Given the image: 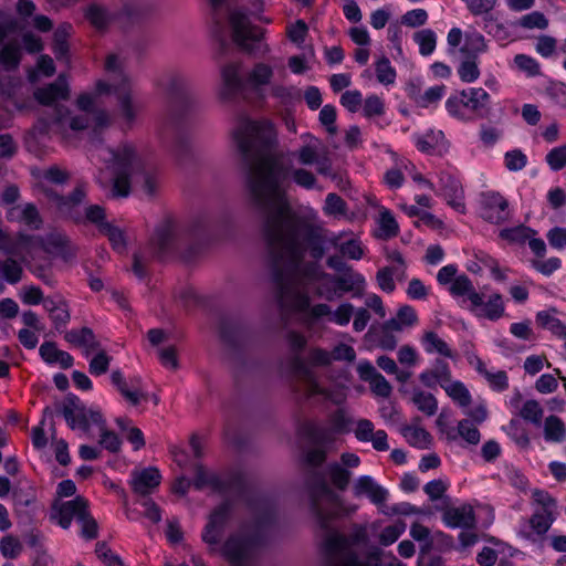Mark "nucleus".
<instances>
[{
  "label": "nucleus",
  "mask_w": 566,
  "mask_h": 566,
  "mask_svg": "<svg viewBox=\"0 0 566 566\" xmlns=\"http://www.w3.org/2000/svg\"><path fill=\"white\" fill-rule=\"evenodd\" d=\"M284 176L282 169H275L264 185L253 182L251 186L253 200L264 214L268 262L281 291H286V282L297 272L307 280L334 281L339 297L354 290H363L365 279L353 269L338 275L322 269L319 261L332 248L338 247V237L292 213L280 187Z\"/></svg>",
  "instance_id": "obj_1"
},
{
  "label": "nucleus",
  "mask_w": 566,
  "mask_h": 566,
  "mask_svg": "<svg viewBox=\"0 0 566 566\" xmlns=\"http://www.w3.org/2000/svg\"><path fill=\"white\" fill-rule=\"evenodd\" d=\"M232 136L242 157L247 201L260 219L262 235L264 237V214L253 200L251 186L253 182L260 186L264 185L275 169H282L285 172L280 187L292 213L300 218L293 211L287 198L289 178L292 176L293 181L302 188L313 189L316 186L314 174L304 168L290 170L289 166L284 164L282 155L276 151V133L270 122H256L240 116Z\"/></svg>",
  "instance_id": "obj_2"
},
{
  "label": "nucleus",
  "mask_w": 566,
  "mask_h": 566,
  "mask_svg": "<svg viewBox=\"0 0 566 566\" xmlns=\"http://www.w3.org/2000/svg\"><path fill=\"white\" fill-rule=\"evenodd\" d=\"M319 461L322 455L316 452L307 458V462L312 465L307 480L311 490V512L323 532L325 560L322 566H380L382 554L380 548L371 547L365 559H361L353 549L354 546L368 542L365 526L355 525L348 536L332 527V522L337 515L338 495L327 485L323 472L317 467L313 468Z\"/></svg>",
  "instance_id": "obj_3"
},
{
  "label": "nucleus",
  "mask_w": 566,
  "mask_h": 566,
  "mask_svg": "<svg viewBox=\"0 0 566 566\" xmlns=\"http://www.w3.org/2000/svg\"><path fill=\"white\" fill-rule=\"evenodd\" d=\"M234 504L226 499L216 506L208 518L201 538L208 545L209 553L220 552L231 566H251L259 547L263 543L261 524L263 521L242 522L227 539L221 538L229 521L232 517Z\"/></svg>",
  "instance_id": "obj_4"
},
{
  "label": "nucleus",
  "mask_w": 566,
  "mask_h": 566,
  "mask_svg": "<svg viewBox=\"0 0 566 566\" xmlns=\"http://www.w3.org/2000/svg\"><path fill=\"white\" fill-rule=\"evenodd\" d=\"M234 504L226 499L216 506L208 518L201 538L208 545L209 553L220 552L231 566H251L259 547L263 543L261 524L263 521L242 522L227 539L221 538L229 521L232 517Z\"/></svg>",
  "instance_id": "obj_5"
},
{
  "label": "nucleus",
  "mask_w": 566,
  "mask_h": 566,
  "mask_svg": "<svg viewBox=\"0 0 566 566\" xmlns=\"http://www.w3.org/2000/svg\"><path fill=\"white\" fill-rule=\"evenodd\" d=\"M229 0H209L213 21V35L216 36L221 53L229 48L226 34V24L230 25L233 42L249 54H258L266 51L262 43L263 30L251 24L249 14L243 8L230 10ZM262 11V0H252L249 9L251 15Z\"/></svg>",
  "instance_id": "obj_6"
},
{
  "label": "nucleus",
  "mask_w": 566,
  "mask_h": 566,
  "mask_svg": "<svg viewBox=\"0 0 566 566\" xmlns=\"http://www.w3.org/2000/svg\"><path fill=\"white\" fill-rule=\"evenodd\" d=\"M210 219L206 214L196 217L181 232L175 224L166 220L159 224L150 239L147 252H136L133 255V272L139 279L147 276V264L151 258L163 260L168 254L180 251L186 244H190L191 253H196L201 243L208 238Z\"/></svg>",
  "instance_id": "obj_7"
},
{
  "label": "nucleus",
  "mask_w": 566,
  "mask_h": 566,
  "mask_svg": "<svg viewBox=\"0 0 566 566\" xmlns=\"http://www.w3.org/2000/svg\"><path fill=\"white\" fill-rule=\"evenodd\" d=\"M106 153L108 157L105 158V161L112 171V197H127L130 192L132 180L142 182L147 193H154V178L147 171L133 145L123 143L117 148H106Z\"/></svg>",
  "instance_id": "obj_8"
},
{
  "label": "nucleus",
  "mask_w": 566,
  "mask_h": 566,
  "mask_svg": "<svg viewBox=\"0 0 566 566\" xmlns=\"http://www.w3.org/2000/svg\"><path fill=\"white\" fill-rule=\"evenodd\" d=\"M165 90L169 102L170 120L176 129L171 151L179 163H186L192 158V146L188 134L182 132V125L195 108V97L189 81L180 74L169 75Z\"/></svg>",
  "instance_id": "obj_9"
},
{
  "label": "nucleus",
  "mask_w": 566,
  "mask_h": 566,
  "mask_svg": "<svg viewBox=\"0 0 566 566\" xmlns=\"http://www.w3.org/2000/svg\"><path fill=\"white\" fill-rule=\"evenodd\" d=\"M303 432L308 441V446L304 447L302 451V469L308 497L311 499V490L307 480L312 465L307 462V458L311 453L315 452L322 455V461L316 467L323 472L325 481L329 478L337 490L345 491L349 484L352 472L337 462L325 465L327 452L334 443L332 432L326 427L314 423H306L303 427ZM327 485L329 486V484Z\"/></svg>",
  "instance_id": "obj_10"
},
{
  "label": "nucleus",
  "mask_w": 566,
  "mask_h": 566,
  "mask_svg": "<svg viewBox=\"0 0 566 566\" xmlns=\"http://www.w3.org/2000/svg\"><path fill=\"white\" fill-rule=\"evenodd\" d=\"M56 411L63 415L72 430L81 429L87 433L91 423L96 424L101 431L99 446L112 453L120 450V439L114 431L107 429L106 421L101 411L98 409H87L76 395L69 392L63 402L56 405Z\"/></svg>",
  "instance_id": "obj_11"
},
{
  "label": "nucleus",
  "mask_w": 566,
  "mask_h": 566,
  "mask_svg": "<svg viewBox=\"0 0 566 566\" xmlns=\"http://www.w3.org/2000/svg\"><path fill=\"white\" fill-rule=\"evenodd\" d=\"M125 57L117 53H109L105 59L104 69L109 82L98 81L96 93L98 95L114 93L117 95L122 118L125 126L130 128L140 109V103L134 99L130 90V80L125 72Z\"/></svg>",
  "instance_id": "obj_12"
},
{
  "label": "nucleus",
  "mask_w": 566,
  "mask_h": 566,
  "mask_svg": "<svg viewBox=\"0 0 566 566\" xmlns=\"http://www.w3.org/2000/svg\"><path fill=\"white\" fill-rule=\"evenodd\" d=\"M269 266L271 272V280L274 286L275 302L282 313L289 312L291 310L298 312H305L310 310L311 300L305 292L300 290V285L302 284L318 283L315 289L317 296L323 297L329 302L339 298V293L334 281L326 279L307 280L303 277L298 272L295 273L291 280L286 282V291L283 292L281 291L280 283L274 277L273 268L270 262Z\"/></svg>",
  "instance_id": "obj_13"
},
{
  "label": "nucleus",
  "mask_w": 566,
  "mask_h": 566,
  "mask_svg": "<svg viewBox=\"0 0 566 566\" xmlns=\"http://www.w3.org/2000/svg\"><path fill=\"white\" fill-rule=\"evenodd\" d=\"M45 195L52 199L62 216L75 223H94L101 230V224L108 223L105 221V210L99 205L87 206L84 210L81 208L86 198L85 186L80 184L69 195L63 196L52 189H45Z\"/></svg>",
  "instance_id": "obj_14"
},
{
  "label": "nucleus",
  "mask_w": 566,
  "mask_h": 566,
  "mask_svg": "<svg viewBox=\"0 0 566 566\" xmlns=\"http://www.w3.org/2000/svg\"><path fill=\"white\" fill-rule=\"evenodd\" d=\"M286 339L292 352L290 358L291 368L293 373L303 380L306 395L308 397L323 396L329 398V391L319 386L312 368L308 367L305 358L301 355L306 346V338L297 332L290 331L286 335Z\"/></svg>",
  "instance_id": "obj_15"
},
{
  "label": "nucleus",
  "mask_w": 566,
  "mask_h": 566,
  "mask_svg": "<svg viewBox=\"0 0 566 566\" xmlns=\"http://www.w3.org/2000/svg\"><path fill=\"white\" fill-rule=\"evenodd\" d=\"M222 88L220 95L223 99H231L241 93L247 85L258 87L270 82L273 71L264 63H258L249 74L247 82L239 75V65L228 64L222 69Z\"/></svg>",
  "instance_id": "obj_16"
},
{
  "label": "nucleus",
  "mask_w": 566,
  "mask_h": 566,
  "mask_svg": "<svg viewBox=\"0 0 566 566\" xmlns=\"http://www.w3.org/2000/svg\"><path fill=\"white\" fill-rule=\"evenodd\" d=\"M76 104L83 114L72 117L70 127L73 130L92 129L93 143L101 142L102 130L109 124V115L106 111L95 107V98L92 94L84 93L77 97Z\"/></svg>",
  "instance_id": "obj_17"
},
{
  "label": "nucleus",
  "mask_w": 566,
  "mask_h": 566,
  "mask_svg": "<svg viewBox=\"0 0 566 566\" xmlns=\"http://www.w3.org/2000/svg\"><path fill=\"white\" fill-rule=\"evenodd\" d=\"M219 336L231 355H239L250 338L245 324L231 316H223L219 322Z\"/></svg>",
  "instance_id": "obj_18"
},
{
  "label": "nucleus",
  "mask_w": 566,
  "mask_h": 566,
  "mask_svg": "<svg viewBox=\"0 0 566 566\" xmlns=\"http://www.w3.org/2000/svg\"><path fill=\"white\" fill-rule=\"evenodd\" d=\"M156 12V6L147 0H122L116 9L117 22L134 25L149 20Z\"/></svg>",
  "instance_id": "obj_19"
},
{
  "label": "nucleus",
  "mask_w": 566,
  "mask_h": 566,
  "mask_svg": "<svg viewBox=\"0 0 566 566\" xmlns=\"http://www.w3.org/2000/svg\"><path fill=\"white\" fill-rule=\"evenodd\" d=\"M481 217L494 224L503 223L509 217V201L496 191H484L480 195Z\"/></svg>",
  "instance_id": "obj_20"
},
{
  "label": "nucleus",
  "mask_w": 566,
  "mask_h": 566,
  "mask_svg": "<svg viewBox=\"0 0 566 566\" xmlns=\"http://www.w3.org/2000/svg\"><path fill=\"white\" fill-rule=\"evenodd\" d=\"M554 521V513L537 510L528 520L522 522L518 535L535 543L548 532Z\"/></svg>",
  "instance_id": "obj_21"
},
{
  "label": "nucleus",
  "mask_w": 566,
  "mask_h": 566,
  "mask_svg": "<svg viewBox=\"0 0 566 566\" xmlns=\"http://www.w3.org/2000/svg\"><path fill=\"white\" fill-rule=\"evenodd\" d=\"M216 492L230 495L233 502L245 501L248 505H251L249 485L241 472H231L226 476H221L220 488H217Z\"/></svg>",
  "instance_id": "obj_22"
},
{
  "label": "nucleus",
  "mask_w": 566,
  "mask_h": 566,
  "mask_svg": "<svg viewBox=\"0 0 566 566\" xmlns=\"http://www.w3.org/2000/svg\"><path fill=\"white\" fill-rule=\"evenodd\" d=\"M88 507V502L83 496H76L74 500L66 502H55L52 506V517L57 518L59 525L67 530L71 526L73 517L78 516Z\"/></svg>",
  "instance_id": "obj_23"
},
{
  "label": "nucleus",
  "mask_w": 566,
  "mask_h": 566,
  "mask_svg": "<svg viewBox=\"0 0 566 566\" xmlns=\"http://www.w3.org/2000/svg\"><path fill=\"white\" fill-rule=\"evenodd\" d=\"M69 95V84L64 74H60L53 83L38 87L33 93L35 101L44 106H52L61 99L65 101Z\"/></svg>",
  "instance_id": "obj_24"
},
{
  "label": "nucleus",
  "mask_w": 566,
  "mask_h": 566,
  "mask_svg": "<svg viewBox=\"0 0 566 566\" xmlns=\"http://www.w3.org/2000/svg\"><path fill=\"white\" fill-rule=\"evenodd\" d=\"M461 95L465 97L464 107L470 109L476 118H488L491 114V96L482 87L462 90Z\"/></svg>",
  "instance_id": "obj_25"
},
{
  "label": "nucleus",
  "mask_w": 566,
  "mask_h": 566,
  "mask_svg": "<svg viewBox=\"0 0 566 566\" xmlns=\"http://www.w3.org/2000/svg\"><path fill=\"white\" fill-rule=\"evenodd\" d=\"M161 482V474L155 467H148L139 471L132 472L133 491L139 495H148Z\"/></svg>",
  "instance_id": "obj_26"
},
{
  "label": "nucleus",
  "mask_w": 566,
  "mask_h": 566,
  "mask_svg": "<svg viewBox=\"0 0 566 566\" xmlns=\"http://www.w3.org/2000/svg\"><path fill=\"white\" fill-rule=\"evenodd\" d=\"M353 493L356 497L367 496L376 505L384 504L388 497V491L369 475H361L355 481Z\"/></svg>",
  "instance_id": "obj_27"
},
{
  "label": "nucleus",
  "mask_w": 566,
  "mask_h": 566,
  "mask_svg": "<svg viewBox=\"0 0 566 566\" xmlns=\"http://www.w3.org/2000/svg\"><path fill=\"white\" fill-rule=\"evenodd\" d=\"M440 184L442 196L455 211L460 213L465 212V205L463 201V189L460 181L449 174L440 176Z\"/></svg>",
  "instance_id": "obj_28"
},
{
  "label": "nucleus",
  "mask_w": 566,
  "mask_h": 566,
  "mask_svg": "<svg viewBox=\"0 0 566 566\" xmlns=\"http://www.w3.org/2000/svg\"><path fill=\"white\" fill-rule=\"evenodd\" d=\"M442 520L447 526L452 528H473L476 523L473 507L469 504L444 509Z\"/></svg>",
  "instance_id": "obj_29"
},
{
  "label": "nucleus",
  "mask_w": 566,
  "mask_h": 566,
  "mask_svg": "<svg viewBox=\"0 0 566 566\" xmlns=\"http://www.w3.org/2000/svg\"><path fill=\"white\" fill-rule=\"evenodd\" d=\"M44 250L48 253L57 254L63 261L71 262L75 259L77 248L71 240L61 233H51L46 237Z\"/></svg>",
  "instance_id": "obj_30"
},
{
  "label": "nucleus",
  "mask_w": 566,
  "mask_h": 566,
  "mask_svg": "<svg viewBox=\"0 0 566 566\" xmlns=\"http://www.w3.org/2000/svg\"><path fill=\"white\" fill-rule=\"evenodd\" d=\"M84 17L98 31L107 30L112 22L117 21L116 9L112 11L97 2H92L85 8Z\"/></svg>",
  "instance_id": "obj_31"
},
{
  "label": "nucleus",
  "mask_w": 566,
  "mask_h": 566,
  "mask_svg": "<svg viewBox=\"0 0 566 566\" xmlns=\"http://www.w3.org/2000/svg\"><path fill=\"white\" fill-rule=\"evenodd\" d=\"M470 310L475 312L478 316L497 321L504 315L505 307L502 295L493 293L486 302L482 298L481 305H471Z\"/></svg>",
  "instance_id": "obj_32"
},
{
  "label": "nucleus",
  "mask_w": 566,
  "mask_h": 566,
  "mask_svg": "<svg viewBox=\"0 0 566 566\" xmlns=\"http://www.w3.org/2000/svg\"><path fill=\"white\" fill-rule=\"evenodd\" d=\"M14 513L20 522L29 524L32 520V506L35 504V495L23 490L13 491Z\"/></svg>",
  "instance_id": "obj_33"
},
{
  "label": "nucleus",
  "mask_w": 566,
  "mask_h": 566,
  "mask_svg": "<svg viewBox=\"0 0 566 566\" xmlns=\"http://www.w3.org/2000/svg\"><path fill=\"white\" fill-rule=\"evenodd\" d=\"M22 60V48L17 40L7 42L0 49V65L6 72L17 71Z\"/></svg>",
  "instance_id": "obj_34"
},
{
  "label": "nucleus",
  "mask_w": 566,
  "mask_h": 566,
  "mask_svg": "<svg viewBox=\"0 0 566 566\" xmlns=\"http://www.w3.org/2000/svg\"><path fill=\"white\" fill-rule=\"evenodd\" d=\"M450 292L457 296L467 295L471 305L482 304V294L475 291L472 281L465 274L459 275L453 280Z\"/></svg>",
  "instance_id": "obj_35"
},
{
  "label": "nucleus",
  "mask_w": 566,
  "mask_h": 566,
  "mask_svg": "<svg viewBox=\"0 0 566 566\" xmlns=\"http://www.w3.org/2000/svg\"><path fill=\"white\" fill-rule=\"evenodd\" d=\"M488 51V44L485 42L484 36L476 32H467L464 35V44L460 49V52L465 55V57L478 59L481 53Z\"/></svg>",
  "instance_id": "obj_36"
},
{
  "label": "nucleus",
  "mask_w": 566,
  "mask_h": 566,
  "mask_svg": "<svg viewBox=\"0 0 566 566\" xmlns=\"http://www.w3.org/2000/svg\"><path fill=\"white\" fill-rule=\"evenodd\" d=\"M403 280L401 266H385L378 270L376 281L379 289L386 293H392L396 289L394 279Z\"/></svg>",
  "instance_id": "obj_37"
},
{
  "label": "nucleus",
  "mask_w": 566,
  "mask_h": 566,
  "mask_svg": "<svg viewBox=\"0 0 566 566\" xmlns=\"http://www.w3.org/2000/svg\"><path fill=\"white\" fill-rule=\"evenodd\" d=\"M544 438L551 442H563L566 439V427L557 416H548L544 423Z\"/></svg>",
  "instance_id": "obj_38"
},
{
  "label": "nucleus",
  "mask_w": 566,
  "mask_h": 566,
  "mask_svg": "<svg viewBox=\"0 0 566 566\" xmlns=\"http://www.w3.org/2000/svg\"><path fill=\"white\" fill-rule=\"evenodd\" d=\"M446 86L437 85L429 87L422 95H418V90L415 85L409 88V96L421 107H428L430 104L438 102L444 94Z\"/></svg>",
  "instance_id": "obj_39"
},
{
  "label": "nucleus",
  "mask_w": 566,
  "mask_h": 566,
  "mask_svg": "<svg viewBox=\"0 0 566 566\" xmlns=\"http://www.w3.org/2000/svg\"><path fill=\"white\" fill-rule=\"evenodd\" d=\"M557 310L555 307H552L548 311H541L536 314V323L545 328L548 329L552 334L558 337L560 333L565 328V324L557 317L553 315V313H556Z\"/></svg>",
  "instance_id": "obj_40"
},
{
  "label": "nucleus",
  "mask_w": 566,
  "mask_h": 566,
  "mask_svg": "<svg viewBox=\"0 0 566 566\" xmlns=\"http://www.w3.org/2000/svg\"><path fill=\"white\" fill-rule=\"evenodd\" d=\"M220 475L208 472L202 464L195 465L193 486L197 490H202L205 486H210L213 491L220 488Z\"/></svg>",
  "instance_id": "obj_41"
},
{
  "label": "nucleus",
  "mask_w": 566,
  "mask_h": 566,
  "mask_svg": "<svg viewBox=\"0 0 566 566\" xmlns=\"http://www.w3.org/2000/svg\"><path fill=\"white\" fill-rule=\"evenodd\" d=\"M442 388L447 395L461 407H468L471 403V395L467 387L459 380H450Z\"/></svg>",
  "instance_id": "obj_42"
},
{
  "label": "nucleus",
  "mask_w": 566,
  "mask_h": 566,
  "mask_svg": "<svg viewBox=\"0 0 566 566\" xmlns=\"http://www.w3.org/2000/svg\"><path fill=\"white\" fill-rule=\"evenodd\" d=\"M71 29L70 24L61 25L54 32L53 38V53L56 60H67L69 59V44L66 38L69 35V30Z\"/></svg>",
  "instance_id": "obj_43"
},
{
  "label": "nucleus",
  "mask_w": 566,
  "mask_h": 566,
  "mask_svg": "<svg viewBox=\"0 0 566 566\" xmlns=\"http://www.w3.org/2000/svg\"><path fill=\"white\" fill-rule=\"evenodd\" d=\"M412 402L417 408L427 416H433L438 410V401L436 397L422 390H415Z\"/></svg>",
  "instance_id": "obj_44"
},
{
  "label": "nucleus",
  "mask_w": 566,
  "mask_h": 566,
  "mask_svg": "<svg viewBox=\"0 0 566 566\" xmlns=\"http://www.w3.org/2000/svg\"><path fill=\"white\" fill-rule=\"evenodd\" d=\"M415 42L419 45V52L421 55H430L437 44L436 33L431 29H423L413 34Z\"/></svg>",
  "instance_id": "obj_45"
},
{
  "label": "nucleus",
  "mask_w": 566,
  "mask_h": 566,
  "mask_svg": "<svg viewBox=\"0 0 566 566\" xmlns=\"http://www.w3.org/2000/svg\"><path fill=\"white\" fill-rule=\"evenodd\" d=\"M21 265L11 258L0 261V277L10 284H17L22 277Z\"/></svg>",
  "instance_id": "obj_46"
},
{
  "label": "nucleus",
  "mask_w": 566,
  "mask_h": 566,
  "mask_svg": "<svg viewBox=\"0 0 566 566\" xmlns=\"http://www.w3.org/2000/svg\"><path fill=\"white\" fill-rule=\"evenodd\" d=\"M423 343L426 346V350L428 353L437 352L440 355L452 358L453 354L451 349L449 348L448 344L441 339L437 333L434 332H427L423 335Z\"/></svg>",
  "instance_id": "obj_47"
},
{
  "label": "nucleus",
  "mask_w": 566,
  "mask_h": 566,
  "mask_svg": "<svg viewBox=\"0 0 566 566\" xmlns=\"http://www.w3.org/2000/svg\"><path fill=\"white\" fill-rule=\"evenodd\" d=\"M99 232H102L108 238L113 249L117 250L118 252L125 250L126 242L124 233L119 228L113 226L112 223H104L101 224Z\"/></svg>",
  "instance_id": "obj_48"
},
{
  "label": "nucleus",
  "mask_w": 566,
  "mask_h": 566,
  "mask_svg": "<svg viewBox=\"0 0 566 566\" xmlns=\"http://www.w3.org/2000/svg\"><path fill=\"white\" fill-rule=\"evenodd\" d=\"M545 161L553 171L566 167V144L552 148L545 156Z\"/></svg>",
  "instance_id": "obj_49"
},
{
  "label": "nucleus",
  "mask_w": 566,
  "mask_h": 566,
  "mask_svg": "<svg viewBox=\"0 0 566 566\" xmlns=\"http://www.w3.org/2000/svg\"><path fill=\"white\" fill-rule=\"evenodd\" d=\"M458 74L462 82L472 83L480 76L476 59L465 57L458 67Z\"/></svg>",
  "instance_id": "obj_50"
},
{
  "label": "nucleus",
  "mask_w": 566,
  "mask_h": 566,
  "mask_svg": "<svg viewBox=\"0 0 566 566\" xmlns=\"http://www.w3.org/2000/svg\"><path fill=\"white\" fill-rule=\"evenodd\" d=\"M376 76L379 83L384 85L392 84L396 80V71L391 66L388 57L382 56L376 63Z\"/></svg>",
  "instance_id": "obj_51"
},
{
  "label": "nucleus",
  "mask_w": 566,
  "mask_h": 566,
  "mask_svg": "<svg viewBox=\"0 0 566 566\" xmlns=\"http://www.w3.org/2000/svg\"><path fill=\"white\" fill-rule=\"evenodd\" d=\"M543 413V408L534 399L525 401L520 411V415L524 420L531 421L534 424H541Z\"/></svg>",
  "instance_id": "obj_52"
},
{
  "label": "nucleus",
  "mask_w": 566,
  "mask_h": 566,
  "mask_svg": "<svg viewBox=\"0 0 566 566\" xmlns=\"http://www.w3.org/2000/svg\"><path fill=\"white\" fill-rule=\"evenodd\" d=\"M77 522L82 526L81 534L86 539H94L98 535V524L96 520L90 514L87 509L81 513Z\"/></svg>",
  "instance_id": "obj_53"
},
{
  "label": "nucleus",
  "mask_w": 566,
  "mask_h": 566,
  "mask_svg": "<svg viewBox=\"0 0 566 566\" xmlns=\"http://www.w3.org/2000/svg\"><path fill=\"white\" fill-rule=\"evenodd\" d=\"M464 103L465 97H463L461 92H459L458 94L452 95L447 99L446 108L451 116L461 120H469L470 117H468L464 112Z\"/></svg>",
  "instance_id": "obj_54"
},
{
  "label": "nucleus",
  "mask_w": 566,
  "mask_h": 566,
  "mask_svg": "<svg viewBox=\"0 0 566 566\" xmlns=\"http://www.w3.org/2000/svg\"><path fill=\"white\" fill-rule=\"evenodd\" d=\"M22 548L20 541L12 535H6L0 541V551L6 558H17L21 554Z\"/></svg>",
  "instance_id": "obj_55"
},
{
  "label": "nucleus",
  "mask_w": 566,
  "mask_h": 566,
  "mask_svg": "<svg viewBox=\"0 0 566 566\" xmlns=\"http://www.w3.org/2000/svg\"><path fill=\"white\" fill-rule=\"evenodd\" d=\"M379 226L385 239H390L398 234V223L391 212L387 209H384L380 212Z\"/></svg>",
  "instance_id": "obj_56"
},
{
  "label": "nucleus",
  "mask_w": 566,
  "mask_h": 566,
  "mask_svg": "<svg viewBox=\"0 0 566 566\" xmlns=\"http://www.w3.org/2000/svg\"><path fill=\"white\" fill-rule=\"evenodd\" d=\"M518 25L525 29H539L545 30L548 27V20L544 13L539 11H533L523 15L518 20Z\"/></svg>",
  "instance_id": "obj_57"
},
{
  "label": "nucleus",
  "mask_w": 566,
  "mask_h": 566,
  "mask_svg": "<svg viewBox=\"0 0 566 566\" xmlns=\"http://www.w3.org/2000/svg\"><path fill=\"white\" fill-rule=\"evenodd\" d=\"M336 108L334 105L327 104L321 108L318 119L319 123L326 128L327 133L335 135L337 133L336 122Z\"/></svg>",
  "instance_id": "obj_58"
},
{
  "label": "nucleus",
  "mask_w": 566,
  "mask_h": 566,
  "mask_svg": "<svg viewBox=\"0 0 566 566\" xmlns=\"http://www.w3.org/2000/svg\"><path fill=\"white\" fill-rule=\"evenodd\" d=\"M112 357L105 350H99L91 359L88 364V371L94 376H101L108 370Z\"/></svg>",
  "instance_id": "obj_59"
},
{
  "label": "nucleus",
  "mask_w": 566,
  "mask_h": 566,
  "mask_svg": "<svg viewBox=\"0 0 566 566\" xmlns=\"http://www.w3.org/2000/svg\"><path fill=\"white\" fill-rule=\"evenodd\" d=\"M514 63L516 66L525 72L528 76H537L541 74V66L538 62L526 54H517L514 57Z\"/></svg>",
  "instance_id": "obj_60"
},
{
  "label": "nucleus",
  "mask_w": 566,
  "mask_h": 566,
  "mask_svg": "<svg viewBox=\"0 0 566 566\" xmlns=\"http://www.w3.org/2000/svg\"><path fill=\"white\" fill-rule=\"evenodd\" d=\"M93 329L90 327H82L81 329H71L65 333L64 338L66 342L74 346L83 347L88 344V340L93 337Z\"/></svg>",
  "instance_id": "obj_61"
},
{
  "label": "nucleus",
  "mask_w": 566,
  "mask_h": 566,
  "mask_svg": "<svg viewBox=\"0 0 566 566\" xmlns=\"http://www.w3.org/2000/svg\"><path fill=\"white\" fill-rule=\"evenodd\" d=\"M505 167L510 171L522 170L527 164L526 155L520 149H513L505 153Z\"/></svg>",
  "instance_id": "obj_62"
},
{
  "label": "nucleus",
  "mask_w": 566,
  "mask_h": 566,
  "mask_svg": "<svg viewBox=\"0 0 566 566\" xmlns=\"http://www.w3.org/2000/svg\"><path fill=\"white\" fill-rule=\"evenodd\" d=\"M458 433L470 444H478L481 439V433L469 420L464 419L458 423Z\"/></svg>",
  "instance_id": "obj_63"
},
{
  "label": "nucleus",
  "mask_w": 566,
  "mask_h": 566,
  "mask_svg": "<svg viewBox=\"0 0 566 566\" xmlns=\"http://www.w3.org/2000/svg\"><path fill=\"white\" fill-rule=\"evenodd\" d=\"M21 219L31 229L38 230L42 226V219L39 210L33 203H27L21 210Z\"/></svg>",
  "instance_id": "obj_64"
}]
</instances>
